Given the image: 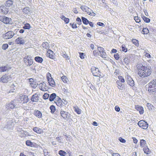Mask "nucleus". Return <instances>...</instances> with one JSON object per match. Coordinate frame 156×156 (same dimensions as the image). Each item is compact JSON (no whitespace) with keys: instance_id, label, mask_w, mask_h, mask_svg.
<instances>
[{"instance_id":"1","label":"nucleus","mask_w":156,"mask_h":156,"mask_svg":"<svg viewBox=\"0 0 156 156\" xmlns=\"http://www.w3.org/2000/svg\"><path fill=\"white\" fill-rule=\"evenodd\" d=\"M148 91L149 94L154 97H156V79H154L148 84Z\"/></svg>"},{"instance_id":"2","label":"nucleus","mask_w":156,"mask_h":156,"mask_svg":"<svg viewBox=\"0 0 156 156\" xmlns=\"http://www.w3.org/2000/svg\"><path fill=\"white\" fill-rule=\"evenodd\" d=\"M138 74L142 77L149 76L151 73L150 69H138Z\"/></svg>"},{"instance_id":"3","label":"nucleus","mask_w":156,"mask_h":156,"mask_svg":"<svg viewBox=\"0 0 156 156\" xmlns=\"http://www.w3.org/2000/svg\"><path fill=\"white\" fill-rule=\"evenodd\" d=\"M5 6L1 5L0 6V12L4 14H6L9 11V8L10 6V0H7L5 3Z\"/></svg>"},{"instance_id":"4","label":"nucleus","mask_w":156,"mask_h":156,"mask_svg":"<svg viewBox=\"0 0 156 156\" xmlns=\"http://www.w3.org/2000/svg\"><path fill=\"white\" fill-rule=\"evenodd\" d=\"M17 6L15 2L10 0V13H14L17 11Z\"/></svg>"},{"instance_id":"5","label":"nucleus","mask_w":156,"mask_h":156,"mask_svg":"<svg viewBox=\"0 0 156 156\" xmlns=\"http://www.w3.org/2000/svg\"><path fill=\"white\" fill-rule=\"evenodd\" d=\"M31 57L28 56H25L23 58L24 62L27 66H30L33 63V60Z\"/></svg>"},{"instance_id":"6","label":"nucleus","mask_w":156,"mask_h":156,"mask_svg":"<svg viewBox=\"0 0 156 156\" xmlns=\"http://www.w3.org/2000/svg\"><path fill=\"white\" fill-rule=\"evenodd\" d=\"M126 77L128 83L131 86H133L134 85V81L132 78L131 77L128 75V73H125Z\"/></svg>"},{"instance_id":"7","label":"nucleus","mask_w":156,"mask_h":156,"mask_svg":"<svg viewBox=\"0 0 156 156\" xmlns=\"http://www.w3.org/2000/svg\"><path fill=\"white\" fill-rule=\"evenodd\" d=\"M138 125L140 127L144 129H147L148 126V123L146 121L143 120L140 121L138 122Z\"/></svg>"},{"instance_id":"8","label":"nucleus","mask_w":156,"mask_h":156,"mask_svg":"<svg viewBox=\"0 0 156 156\" xmlns=\"http://www.w3.org/2000/svg\"><path fill=\"white\" fill-rule=\"evenodd\" d=\"M60 114L62 117L65 119H68L69 118L70 114L68 112L63 111L62 109L60 110Z\"/></svg>"},{"instance_id":"9","label":"nucleus","mask_w":156,"mask_h":156,"mask_svg":"<svg viewBox=\"0 0 156 156\" xmlns=\"http://www.w3.org/2000/svg\"><path fill=\"white\" fill-rule=\"evenodd\" d=\"M91 71L94 76H101V72L99 69H91Z\"/></svg>"},{"instance_id":"10","label":"nucleus","mask_w":156,"mask_h":156,"mask_svg":"<svg viewBox=\"0 0 156 156\" xmlns=\"http://www.w3.org/2000/svg\"><path fill=\"white\" fill-rule=\"evenodd\" d=\"M19 99L24 103H27L28 101L27 96L25 95H20L19 96Z\"/></svg>"},{"instance_id":"11","label":"nucleus","mask_w":156,"mask_h":156,"mask_svg":"<svg viewBox=\"0 0 156 156\" xmlns=\"http://www.w3.org/2000/svg\"><path fill=\"white\" fill-rule=\"evenodd\" d=\"M55 102L57 105L59 107H62L63 105V102L58 96H57L56 97V99H55Z\"/></svg>"},{"instance_id":"12","label":"nucleus","mask_w":156,"mask_h":156,"mask_svg":"<svg viewBox=\"0 0 156 156\" xmlns=\"http://www.w3.org/2000/svg\"><path fill=\"white\" fill-rule=\"evenodd\" d=\"M135 109L139 112L140 114L141 115L143 114L144 110L142 107L138 105H135Z\"/></svg>"},{"instance_id":"13","label":"nucleus","mask_w":156,"mask_h":156,"mask_svg":"<svg viewBox=\"0 0 156 156\" xmlns=\"http://www.w3.org/2000/svg\"><path fill=\"white\" fill-rule=\"evenodd\" d=\"M47 56L53 59L55 57L54 54L53 52L51 50L48 49L47 51Z\"/></svg>"},{"instance_id":"14","label":"nucleus","mask_w":156,"mask_h":156,"mask_svg":"<svg viewBox=\"0 0 156 156\" xmlns=\"http://www.w3.org/2000/svg\"><path fill=\"white\" fill-rule=\"evenodd\" d=\"M22 38L19 37L16 40V42L17 44H23L25 42L24 40L22 39Z\"/></svg>"},{"instance_id":"15","label":"nucleus","mask_w":156,"mask_h":156,"mask_svg":"<svg viewBox=\"0 0 156 156\" xmlns=\"http://www.w3.org/2000/svg\"><path fill=\"white\" fill-rule=\"evenodd\" d=\"M34 115L39 118L42 117V113L41 112L38 110H35L34 112Z\"/></svg>"},{"instance_id":"16","label":"nucleus","mask_w":156,"mask_h":156,"mask_svg":"<svg viewBox=\"0 0 156 156\" xmlns=\"http://www.w3.org/2000/svg\"><path fill=\"white\" fill-rule=\"evenodd\" d=\"M9 78V77H8V76L7 75H5L2 76L0 79V80L3 83L7 82L8 81V79Z\"/></svg>"},{"instance_id":"17","label":"nucleus","mask_w":156,"mask_h":156,"mask_svg":"<svg viewBox=\"0 0 156 156\" xmlns=\"http://www.w3.org/2000/svg\"><path fill=\"white\" fill-rule=\"evenodd\" d=\"M48 83L52 87H55V82L52 78L48 79Z\"/></svg>"},{"instance_id":"18","label":"nucleus","mask_w":156,"mask_h":156,"mask_svg":"<svg viewBox=\"0 0 156 156\" xmlns=\"http://www.w3.org/2000/svg\"><path fill=\"white\" fill-rule=\"evenodd\" d=\"M31 101L33 102H37L38 100V94H34L32 97L31 98Z\"/></svg>"},{"instance_id":"19","label":"nucleus","mask_w":156,"mask_h":156,"mask_svg":"<svg viewBox=\"0 0 156 156\" xmlns=\"http://www.w3.org/2000/svg\"><path fill=\"white\" fill-rule=\"evenodd\" d=\"M34 59L36 62L39 63H41L43 61L42 57L38 56L35 57Z\"/></svg>"},{"instance_id":"20","label":"nucleus","mask_w":156,"mask_h":156,"mask_svg":"<svg viewBox=\"0 0 156 156\" xmlns=\"http://www.w3.org/2000/svg\"><path fill=\"white\" fill-rule=\"evenodd\" d=\"M80 9L83 11L84 10L88 14L89 12V9L90 8L87 6L82 5L80 7Z\"/></svg>"},{"instance_id":"21","label":"nucleus","mask_w":156,"mask_h":156,"mask_svg":"<svg viewBox=\"0 0 156 156\" xmlns=\"http://www.w3.org/2000/svg\"><path fill=\"white\" fill-rule=\"evenodd\" d=\"M33 130L37 133H41L43 132V130L37 127H34Z\"/></svg>"},{"instance_id":"22","label":"nucleus","mask_w":156,"mask_h":156,"mask_svg":"<svg viewBox=\"0 0 156 156\" xmlns=\"http://www.w3.org/2000/svg\"><path fill=\"white\" fill-rule=\"evenodd\" d=\"M56 95L55 93H52L49 97V100L50 101H52L55 99H56Z\"/></svg>"},{"instance_id":"23","label":"nucleus","mask_w":156,"mask_h":156,"mask_svg":"<svg viewBox=\"0 0 156 156\" xmlns=\"http://www.w3.org/2000/svg\"><path fill=\"white\" fill-rule=\"evenodd\" d=\"M29 9L28 7H24L23 9V13L25 14H28L29 13L31 10L29 9Z\"/></svg>"},{"instance_id":"24","label":"nucleus","mask_w":156,"mask_h":156,"mask_svg":"<svg viewBox=\"0 0 156 156\" xmlns=\"http://www.w3.org/2000/svg\"><path fill=\"white\" fill-rule=\"evenodd\" d=\"M42 46L44 48L48 49L50 48L49 44L47 42H43L42 44Z\"/></svg>"},{"instance_id":"25","label":"nucleus","mask_w":156,"mask_h":156,"mask_svg":"<svg viewBox=\"0 0 156 156\" xmlns=\"http://www.w3.org/2000/svg\"><path fill=\"white\" fill-rule=\"evenodd\" d=\"M81 20L83 23L86 25L88 24L89 21L86 18L83 17H81Z\"/></svg>"},{"instance_id":"26","label":"nucleus","mask_w":156,"mask_h":156,"mask_svg":"<svg viewBox=\"0 0 156 156\" xmlns=\"http://www.w3.org/2000/svg\"><path fill=\"white\" fill-rule=\"evenodd\" d=\"M44 84L43 83H40L39 84V88L41 90H42L43 91H46L47 90V88H46L44 87Z\"/></svg>"},{"instance_id":"27","label":"nucleus","mask_w":156,"mask_h":156,"mask_svg":"<svg viewBox=\"0 0 156 156\" xmlns=\"http://www.w3.org/2000/svg\"><path fill=\"white\" fill-rule=\"evenodd\" d=\"M16 90V87L13 84H12L10 86V92H15Z\"/></svg>"},{"instance_id":"28","label":"nucleus","mask_w":156,"mask_h":156,"mask_svg":"<svg viewBox=\"0 0 156 156\" xmlns=\"http://www.w3.org/2000/svg\"><path fill=\"white\" fill-rule=\"evenodd\" d=\"M31 26L29 23H26L24 24V26L23 27V28L25 30H29L30 29Z\"/></svg>"},{"instance_id":"29","label":"nucleus","mask_w":156,"mask_h":156,"mask_svg":"<svg viewBox=\"0 0 156 156\" xmlns=\"http://www.w3.org/2000/svg\"><path fill=\"white\" fill-rule=\"evenodd\" d=\"M26 144L29 146L33 147L34 146V144L32 143L30 140H27L26 142Z\"/></svg>"},{"instance_id":"30","label":"nucleus","mask_w":156,"mask_h":156,"mask_svg":"<svg viewBox=\"0 0 156 156\" xmlns=\"http://www.w3.org/2000/svg\"><path fill=\"white\" fill-rule=\"evenodd\" d=\"M142 18L144 21L146 23H149L150 21V19L144 16H142Z\"/></svg>"},{"instance_id":"31","label":"nucleus","mask_w":156,"mask_h":156,"mask_svg":"<svg viewBox=\"0 0 156 156\" xmlns=\"http://www.w3.org/2000/svg\"><path fill=\"white\" fill-rule=\"evenodd\" d=\"M29 82H30V84L31 85V86L33 87H36L37 86V85L36 84H35L33 86L32 85L34 83V79L32 78H30L29 79Z\"/></svg>"},{"instance_id":"32","label":"nucleus","mask_w":156,"mask_h":156,"mask_svg":"<svg viewBox=\"0 0 156 156\" xmlns=\"http://www.w3.org/2000/svg\"><path fill=\"white\" fill-rule=\"evenodd\" d=\"M142 32L143 34H147L149 32V30L147 27L143 28Z\"/></svg>"},{"instance_id":"33","label":"nucleus","mask_w":156,"mask_h":156,"mask_svg":"<svg viewBox=\"0 0 156 156\" xmlns=\"http://www.w3.org/2000/svg\"><path fill=\"white\" fill-rule=\"evenodd\" d=\"M117 84L118 85V88L119 89H122L123 87V86L122 84V82L120 81H118L117 82Z\"/></svg>"},{"instance_id":"34","label":"nucleus","mask_w":156,"mask_h":156,"mask_svg":"<svg viewBox=\"0 0 156 156\" xmlns=\"http://www.w3.org/2000/svg\"><path fill=\"white\" fill-rule=\"evenodd\" d=\"M132 42L136 46H139V41L138 40L136 39H133Z\"/></svg>"},{"instance_id":"35","label":"nucleus","mask_w":156,"mask_h":156,"mask_svg":"<svg viewBox=\"0 0 156 156\" xmlns=\"http://www.w3.org/2000/svg\"><path fill=\"white\" fill-rule=\"evenodd\" d=\"M121 48L122 51L125 52H126L127 51V48H126L125 44H123L121 46Z\"/></svg>"},{"instance_id":"36","label":"nucleus","mask_w":156,"mask_h":156,"mask_svg":"<svg viewBox=\"0 0 156 156\" xmlns=\"http://www.w3.org/2000/svg\"><path fill=\"white\" fill-rule=\"evenodd\" d=\"M58 153L60 155L62 156H65L67 154V153L62 150L59 151Z\"/></svg>"},{"instance_id":"37","label":"nucleus","mask_w":156,"mask_h":156,"mask_svg":"<svg viewBox=\"0 0 156 156\" xmlns=\"http://www.w3.org/2000/svg\"><path fill=\"white\" fill-rule=\"evenodd\" d=\"M143 150L144 152L146 154H148L149 153V150L147 147H145L144 148Z\"/></svg>"},{"instance_id":"38","label":"nucleus","mask_w":156,"mask_h":156,"mask_svg":"<svg viewBox=\"0 0 156 156\" xmlns=\"http://www.w3.org/2000/svg\"><path fill=\"white\" fill-rule=\"evenodd\" d=\"M61 79L62 81L65 83H67L68 80V79L65 76H62L61 77Z\"/></svg>"},{"instance_id":"39","label":"nucleus","mask_w":156,"mask_h":156,"mask_svg":"<svg viewBox=\"0 0 156 156\" xmlns=\"http://www.w3.org/2000/svg\"><path fill=\"white\" fill-rule=\"evenodd\" d=\"M50 108L51 110V112L52 113H54L55 110V106L53 105H52L50 106Z\"/></svg>"},{"instance_id":"40","label":"nucleus","mask_w":156,"mask_h":156,"mask_svg":"<svg viewBox=\"0 0 156 156\" xmlns=\"http://www.w3.org/2000/svg\"><path fill=\"white\" fill-rule=\"evenodd\" d=\"M81 20H82L79 17H77L76 19V21L77 22V24L80 25L82 24Z\"/></svg>"},{"instance_id":"41","label":"nucleus","mask_w":156,"mask_h":156,"mask_svg":"<svg viewBox=\"0 0 156 156\" xmlns=\"http://www.w3.org/2000/svg\"><path fill=\"white\" fill-rule=\"evenodd\" d=\"M9 19L8 17H6L3 19V22L5 23H9Z\"/></svg>"},{"instance_id":"42","label":"nucleus","mask_w":156,"mask_h":156,"mask_svg":"<svg viewBox=\"0 0 156 156\" xmlns=\"http://www.w3.org/2000/svg\"><path fill=\"white\" fill-rule=\"evenodd\" d=\"M97 49L99 51V54H101V52H102V51H105L104 48L102 47H98Z\"/></svg>"},{"instance_id":"43","label":"nucleus","mask_w":156,"mask_h":156,"mask_svg":"<svg viewBox=\"0 0 156 156\" xmlns=\"http://www.w3.org/2000/svg\"><path fill=\"white\" fill-rule=\"evenodd\" d=\"M140 146H141L143 147L145 145V144H146V142L145 140H140Z\"/></svg>"},{"instance_id":"44","label":"nucleus","mask_w":156,"mask_h":156,"mask_svg":"<svg viewBox=\"0 0 156 156\" xmlns=\"http://www.w3.org/2000/svg\"><path fill=\"white\" fill-rule=\"evenodd\" d=\"M100 55L101 57L103 58H106V57H105L106 56V53L105 51H102L101 52V54H100Z\"/></svg>"},{"instance_id":"45","label":"nucleus","mask_w":156,"mask_h":156,"mask_svg":"<svg viewBox=\"0 0 156 156\" xmlns=\"http://www.w3.org/2000/svg\"><path fill=\"white\" fill-rule=\"evenodd\" d=\"M49 97V95L46 93H45L43 96V98L44 99H46L48 98Z\"/></svg>"},{"instance_id":"46","label":"nucleus","mask_w":156,"mask_h":156,"mask_svg":"<svg viewBox=\"0 0 156 156\" xmlns=\"http://www.w3.org/2000/svg\"><path fill=\"white\" fill-rule=\"evenodd\" d=\"M118 78L119 80V81H120L122 83H124L125 82V80L122 76H119Z\"/></svg>"},{"instance_id":"47","label":"nucleus","mask_w":156,"mask_h":156,"mask_svg":"<svg viewBox=\"0 0 156 156\" xmlns=\"http://www.w3.org/2000/svg\"><path fill=\"white\" fill-rule=\"evenodd\" d=\"M134 19L136 23H139L141 22L140 18H139L138 17L135 16L134 17Z\"/></svg>"},{"instance_id":"48","label":"nucleus","mask_w":156,"mask_h":156,"mask_svg":"<svg viewBox=\"0 0 156 156\" xmlns=\"http://www.w3.org/2000/svg\"><path fill=\"white\" fill-rule=\"evenodd\" d=\"M75 111L78 114H80L81 113V110L78 108H75Z\"/></svg>"},{"instance_id":"49","label":"nucleus","mask_w":156,"mask_h":156,"mask_svg":"<svg viewBox=\"0 0 156 156\" xmlns=\"http://www.w3.org/2000/svg\"><path fill=\"white\" fill-rule=\"evenodd\" d=\"M9 46L7 44H4L2 46V48L3 50L6 49Z\"/></svg>"},{"instance_id":"50","label":"nucleus","mask_w":156,"mask_h":156,"mask_svg":"<svg viewBox=\"0 0 156 156\" xmlns=\"http://www.w3.org/2000/svg\"><path fill=\"white\" fill-rule=\"evenodd\" d=\"M114 57L115 58L116 60H118L119 58V54L118 53H116L115 54H114Z\"/></svg>"},{"instance_id":"51","label":"nucleus","mask_w":156,"mask_h":156,"mask_svg":"<svg viewBox=\"0 0 156 156\" xmlns=\"http://www.w3.org/2000/svg\"><path fill=\"white\" fill-rule=\"evenodd\" d=\"M147 106L149 110L151 109L152 107H153V106L150 103H147Z\"/></svg>"},{"instance_id":"52","label":"nucleus","mask_w":156,"mask_h":156,"mask_svg":"<svg viewBox=\"0 0 156 156\" xmlns=\"http://www.w3.org/2000/svg\"><path fill=\"white\" fill-rule=\"evenodd\" d=\"M123 61L126 64L127 66L129 65V62L127 58H125L124 59Z\"/></svg>"},{"instance_id":"53","label":"nucleus","mask_w":156,"mask_h":156,"mask_svg":"<svg viewBox=\"0 0 156 156\" xmlns=\"http://www.w3.org/2000/svg\"><path fill=\"white\" fill-rule=\"evenodd\" d=\"M79 57L80 58L82 59H83L84 58V53L83 52H80L79 53Z\"/></svg>"},{"instance_id":"54","label":"nucleus","mask_w":156,"mask_h":156,"mask_svg":"<svg viewBox=\"0 0 156 156\" xmlns=\"http://www.w3.org/2000/svg\"><path fill=\"white\" fill-rule=\"evenodd\" d=\"M63 20L64 21V22L66 24H67L69 22V19L68 18L66 17V18Z\"/></svg>"},{"instance_id":"55","label":"nucleus","mask_w":156,"mask_h":156,"mask_svg":"<svg viewBox=\"0 0 156 156\" xmlns=\"http://www.w3.org/2000/svg\"><path fill=\"white\" fill-rule=\"evenodd\" d=\"M97 24L101 27H104L105 26V25L104 24V23L101 22H98L97 23Z\"/></svg>"},{"instance_id":"56","label":"nucleus","mask_w":156,"mask_h":156,"mask_svg":"<svg viewBox=\"0 0 156 156\" xmlns=\"http://www.w3.org/2000/svg\"><path fill=\"white\" fill-rule=\"evenodd\" d=\"M115 110L117 112H119L120 111V108L118 105H116L115 106Z\"/></svg>"},{"instance_id":"57","label":"nucleus","mask_w":156,"mask_h":156,"mask_svg":"<svg viewBox=\"0 0 156 156\" xmlns=\"http://www.w3.org/2000/svg\"><path fill=\"white\" fill-rule=\"evenodd\" d=\"M119 140L120 142L123 143H124L126 142L125 140L121 137H119Z\"/></svg>"},{"instance_id":"58","label":"nucleus","mask_w":156,"mask_h":156,"mask_svg":"<svg viewBox=\"0 0 156 156\" xmlns=\"http://www.w3.org/2000/svg\"><path fill=\"white\" fill-rule=\"evenodd\" d=\"M51 78L52 77L51 76V74L49 73H48L47 74V78L48 79V80L49 79V78Z\"/></svg>"},{"instance_id":"59","label":"nucleus","mask_w":156,"mask_h":156,"mask_svg":"<svg viewBox=\"0 0 156 156\" xmlns=\"http://www.w3.org/2000/svg\"><path fill=\"white\" fill-rule=\"evenodd\" d=\"M72 27L73 29H75L77 28V27L76 23L75 24L74 23H73L72 25Z\"/></svg>"},{"instance_id":"60","label":"nucleus","mask_w":156,"mask_h":156,"mask_svg":"<svg viewBox=\"0 0 156 156\" xmlns=\"http://www.w3.org/2000/svg\"><path fill=\"white\" fill-rule=\"evenodd\" d=\"M117 51V50L116 49L113 48L112 49L111 51V53H116Z\"/></svg>"},{"instance_id":"61","label":"nucleus","mask_w":156,"mask_h":156,"mask_svg":"<svg viewBox=\"0 0 156 156\" xmlns=\"http://www.w3.org/2000/svg\"><path fill=\"white\" fill-rule=\"evenodd\" d=\"M150 31H152V32H153V34L155 33L156 32V29L155 28H150Z\"/></svg>"},{"instance_id":"62","label":"nucleus","mask_w":156,"mask_h":156,"mask_svg":"<svg viewBox=\"0 0 156 156\" xmlns=\"http://www.w3.org/2000/svg\"><path fill=\"white\" fill-rule=\"evenodd\" d=\"M88 14L91 16H94L96 15V14L93 12H89Z\"/></svg>"},{"instance_id":"63","label":"nucleus","mask_w":156,"mask_h":156,"mask_svg":"<svg viewBox=\"0 0 156 156\" xmlns=\"http://www.w3.org/2000/svg\"><path fill=\"white\" fill-rule=\"evenodd\" d=\"M3 37L5 39H10V36L3 35Z\"/></svg>"},{"instance_id":"64","label":"nucleus","mask_w":156,"mask_h":156,"mask_svg":"<svg viewBox=\"0 0 156 156\" xmlns=\"http://www.w3.org/2000/svg\"><path fill=\"white\" fill-rule=\"evenodd\" d=\"M88 24H89L90 26L91 27H94L93 23L89 21Z\"/></svg>"}]
</instances>
